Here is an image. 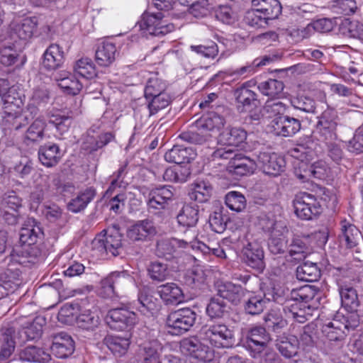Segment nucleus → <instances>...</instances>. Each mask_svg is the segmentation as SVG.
Masks as SVG:
<instances>
[{
	"mask_svg": "<svg viewBox=\"0 0 363 363\" xmlns=\"http://www.w3.org/2000/svg\"><path fill=\"white\" fill-rule=\"evenodd\" d=\"M259 91L269 99H284L286 93L284 91L283 82L275 79H269L261 82L257 86Z\"/></svg>",
	"mask_w": 363,
	"mask_h": 363,
	"instance_id": "72a5a7b5",
	"label": "nucleus"
},
{
	"mask_svg": "<svg viewBox=\"0 0 363 363\" xmlns=\"http://www.w3.org/2000/svg\"><path fill=\"white\" fill-rule=\"evenodd\" d=\"M247 138L246 131L241 128H227L222 131L218 137V144L226 146L228 149L230 147H238Z\"/></svg>",
	"mask_w": 363,
	"mask_h": 363,
	"instance_id": "4be33fe9",
	"label": "nucleus"
},
{
	"mask_svg": "<svg viewBox=\"0 0 363 363\" xmlns=\"http://www.w3.org/2000/svg\"><path fill=\"white\" fill-rule=\"evenodd\" d=\"M245 262L258 272L264 269V253L261 244L257 240L247 241L242 248Z\"/></svg>",
	"mask_w": 363,
	"mask_h": 363,
	"instance_id": "2eb2a0df",
	"label": "nucleus"
},
{
	"mask_svg": "<svg viewBox=\"0 0 363 363\" xmlns=\"http://www.w3.org/2000/svg\"><path fill=\"white\" fill-rule=\"evenodd\" d=\"M196 156V153L193 148L175 145L164 154V159L168 162L180 164L189 163Z\"/></svg>",
	"mask_w": 363,
	"mask_h": 363,
	"instance_id": "b1692460",
	"label": "nucleus"
},
{
	"mask_svg": "<svg viewBox=\"0 0 363 363\" xmlns=\"http://www.w3.org/2000/svg\"><path fill=\"white\" fill-rule=\"evenodd\" d=\"M272 127L277 135L291 137L301 129V121L288 116H281L273 120Z\"/></svg>",
	"mask_w": 363,
	"mask_h": 363,
	"instance_id": "6ab92c4d",
	"label": "nucleus"
},
{
	"mask_svg": "<svg viewBox=\"0 0 363 363\" xmlns=\"http://www.w3.org/2000/svg\"><path fill=\"white\" fill-rule=\"evenodd\" d=\"M272 61L273 59L267 55L257 57L252 62H247L245 65L233 70L230 75L246 77L255 73L258 67L264 66Z\"/></svg>",
	"mask_w": 363,
	"mask_h": 363,
	"instance_id": "a18cd8bd",
	"label": "nucleus"
},
{
	"mask_svg": "<svg viewBox=\"0 0 363 363\" xmlns=\"http://www.w3.org/2000/svg\"><path fill=\"white\" fill-rule=\"evenodd\" d=\"M328 166L325 162L320 160L311 164L308 168L303 170V173L297 174L298 179L303 182L311 178L323 179L327 176Z\"/></svg>",
	"mask_w": 363,
	"mask_h": 363,
	"instance_id": "8fccbe9b",
	"label": "nucleus"
},
{
	"mask_svg": "<svg viewBox=\"0 0 363 363\" xmlns=\"http://www.w3.org/2000/svg\"><path fill=\"white\" fill-rule=\"evenodd\" d=\"M77 323L79 328L93 331L100 324V318L95 311L85 310L77 317Z\"/></svg>",
	"mask_w": 363,
	"mask_h": 363,
	"instance_id": "6e6d98bb",
	"label": "nucleus"
},
{
	"mask_svg": "<svg viewBox=\"0 0 363 363\" xmlns=\"http://www.w3.org/2000/svg\"><path fill=\"white\" fill-rule=\"evenodd\" d=\"M162 12H145L139 22V26L145 35L163 36L174 30V26L164 19Z\"/></svg>",
	"mask_w": 363,
	"mask_h": 363,
	"instance_id": "6e6552de",
	"label": "nucleus"
},
{
	"mask_svg": "<svg viewBox=\"0 0 363 363\" xmlns=\"http://www.w3.org/2000/svg\"><path fill=\"white\" fill-rule=\"evenodd\" d=\"M252 6L269 21L277 18L281 13L278 0H252Z\"/></svg>",
	"mask_w": 363,
	"mask_h": 363,
	"instance_id": "7c9ffc66",
	"label": "nucleus"
},
{
	"mask_svg": "<svg viewBox=\"0 0 363 363\" xmlns=\"http://www.w3.org/2000/svg\"><path fill=\"white\" fill-rule=\"evenodd\" d=\"M74 342L67 333H60L53 338L50 350L57 358L64 359L70 356L74 351Z\"/></svg>",
	"mask_w": 363,
	"mask_h": 363,
	"instance_id": "aec40b11",
	"label": "nucleus"
},
{
	"mask_svg": "<svg viewBox=\"0 0 363 363\" xmlns=\"http://www.w3.org/2000/svg\"><path fill=\"white\" fill-rule=\"evenodd\" d=\"M173 197L171 186H164L152 189L148 195L147 205L148 211L154 214L161 213V211L165 210L168 206V201Z\"/></svg>",
	"mask_w": 363,
	"mask_h": 363,
	"instance_id": "4468645a",
	"label": "nucleus"
},
{
	"mask_svg": "<svg viewBox=\"0 0 363 363\" xmlns=\"http://www.w3.org/2000/svg\"><path fill=\"white\" fill-rule=\"evenodd\" d=\"M38 21L35 17L25 18L20 22L13 23L12 26V35L21 40H27L33 35L36 30Z\"/></svg>",
	"mask_w": 363,
	"mask_h": 363,
	"instance_id": "473e14b6",
	"label": "nucleus"
},
{
	"mask_svg": "<svg viewBox=\"0 0 363 363\" xmlns=\"http://www.w3.org/2000/svg\"><path fill=\"white\" fill-rule=\"evenodd\" d=\"M182 347L191 357L200 361L209 362L213 357V351L196 337L184 340Z\"/></svg>",
	"mask_w": 363,
	"mask_h": 363,
	"instance_id": "a211bd4d",
	"label": "nucleus"
},
{
	"mask_svg": "<svg viewBox=\"0 0 363 363\" xmlns=\"http://www.w3.org/2000/svg\"><path fill=\"white\" fill-rule=\"evenodd\" d=\"M58 86L68 94L76 95L82 88V83L69 72L61 71L55 76Z\"/></svg>",
	"mask_w": 363,
	"mask_h": 363,
	"instance_id": "cd10ccee",
	"label": "nucleus"
},
{
	"mask_svg": "<svg viewBox=\"0 0 363 363\" xmlns=\"http://www.w3.org/2000/svg\"><path fill=\"white\" fill-rule=\"evenodd\" d=\"M73 69L74 74L86 79H91L96 75L95 66L89 58H82L77 60Z\"/></svg>",
	"mask_w": 363,
	"mask_h": 363,
	"instance_id": "13d9d810",
	"label": "nucleus"
},
{
	"mask_svg": "<svg viewBox=\"0 0 363 363\" xmlns=\"http://www.w3.org/2000/svg\"><path fill=\"white\" fill-rule=\"evenodd\" d=\"M308 237H294L289 245V252L295 259L301 260L310 252Z\"/></svg>",
	"mask_w": 363,
	"mask_h": 363,
	"instance_id": "a19ab883",
	"label": "nucleus"
},
{
	"mask_svg": "<svg viewBox=\"0 0 363 363\" xmlns=\"http://www.w3.org/2000/svg\"><path fill=\"white\" fill-rule=\"evenodd\" d=\"M338 291L342 306L348 311H357L359 301L356 289L349 284H344L339 285Z\"/></svg>",
	"mask_w": 363,
	"mask_h": 363,
	"instance_id": "e433bc0d",
	"label": "nucleus"
},
{
	"mask_svg": "<svg viewBox=\"0 0 363 363\" xmlns=\"http://www.w3.org/2000/svg\"><path fill=\"white\" fill-rule=\"evenodd\" d=\"M257 165L264 174L276 177L284 171L285 160L277 153L260 152L257 155Z\"/></svg>",
	"mask_w": 363,
	"mask_h": 363,
	"instance_id": "dca6fc26",
	"label": "nucleus"
},
{
	"mask_svg": "<svg viewBox=\"0 0 363 363\" xmlns=\"http://www.w3.org/2000/svg\"><path fill=\"white\" fill-rule=\"evenodd\" d=\"M43 237L40 225L33 218H28L20 233L22 245L14 249L9 257V262H15L25 267L39 262L42 251L37 245Z\"/></svg>",
	"mask_w": 363,
	"mask_h": 363,
	"instance_id": "f03ea898",
	"label": "nucleus"
},
{
	"mask_svg": "<svg viewBox=\"0 0 363 363\" xmlns=\"http://www.w3.org/2000/svg\"><path fill=\"white\" fill-rule=\"evenodd\" d=\"M64 62V52L57 44L50 45L43 55V66L48 70L60 67Z\"/></svg>",
	"mask_w": 363,
	"mask_h": 363,
	"instance_id": "2f4dec72",
	"label": "nucleus"
},
{
	"mask_svg": "<svg viewBox=\"0 0 363 363\" xmlns=\"http://www.w3.org/2000/svg\"><path fill=\"white\" fill-rule=\"evenodd\" d=\"M237 102L243 108H250L257 101V94L248 89L245 84L235 91Z\"/></svg>",
	"mask_w": 363,
	"mask_h": 363,
	"instance_id": "bf43d9fd",
	"label": "nucleus"
},
{
	"mask_svg": "<svg viewBox=\"0 0 363 363\" xmlns=\"http://www.w3.org/2000/svg\"><path fill=\"white\" fill-rule=\"evenodd\" d=\"M272 294L253 295L245 303L244 309L246 313L255 315L263 312L267 303L272 301Z\"/></svg>",
	"mask_w": 363,
	"mask_h": 363,
	"instance_id": "ea45409f",
	"label": "nucleus"
},
{
	"mask_svg": "<svg viewBox=\"0 0 363 363\" xmlns=\"http://www.w3.org/2000/svg\"><path fill=\"white\" fill-rule=\"evenodd\" d=\"M116 52L114 43L103 42L96 51V61L100 66L108 67L114 62Z\"/></svg>",
	"mask_w": 363,
	"mask_h": 363,
	"instance_id": "58836bf2",
	"label": "nucleus"
},
{
	"mask_svg": "<svg viewBox=\"0 0 363 363\" xmlns=\"http://www.w3.org/2000/svg\"><path fill=\"white\" fill-rule=\"evenodd\" d=\"M45 322L43 318L37 317L22 329H19L13 323L3 325L0 334V360H6L12 354L17 342L22 344L40 337Z\"/></svg>",
	"mask_w": 363,
	"mask_h": 363,
	"instance_id": "7ed1b4c3",
	"label": "nucleus"
},
{
	"mask_svg": "<svg viewBox=\"0 0 363 363\" xmlns=\"http://www.w3.org/2000/svg\"><path fill=\"white\" fill-rule=\"evenodd\" d=\"M156 233L153 223L146 219L132 225L127 231V237L132 241H145Z\"/></svg>",
	"mask_w": 363,
	"mask_h": 363,
	"instance_id": "412c9836",
	"label": "nucleus"
},
{
	"mask_svg": "<svg viewBox=\"0 0 363 363\" xmlns=\"http://www.w3.org/2000/svg\"><path fill=\"white\" fill-rule=\"evenodd\" d=\"M340 33L345 37L363 41V23L349 18L342 20L339 26Z\"/></svg>",
	"mask_w": 363,
	"mask_h": 363,
	"instance_id": "37998d69",
	"label": "nucleus"
},
{
	"mask_svg": "<svg viewBox=\"0 0 363 363\" xmlns=\"http://www.w3.org/2000/svg\"><path fill=\"white\" fill-rule=\"evenodd\" d=\"M226 206L232 211L241 212L247 205V201L243 194L238 191H230L225 197Z\"/></svg>",
	"mask_w": 363,
	"mask_h": 363,
	"instance_id": "052dcab7",
	"label": "nucleus"
},
{
	"mask_svg": "<svg viewBox=\"0 0 363 363\" xmlns=\"http://www.w3.org/2000/svg\"><path fill=\"white\" fill-rule=\"evenodd\" d=\"M46 122L41 117L33 121L24 131L22 136L23 143L26 145L37 144L42 141L45 137Z\"/></svg>",
	"mask_w": 363,
	"mask_h": 363,
	"instance_id": "5701e85b",
	"label": "nucleus"
},
{
	"mask_svg": "<svg viewBox=\"0 0 363 363\" xmlns=\"http://www.w3.org/2000/svg\"><path fill=\"white\" fill-rule=\"evenodd\" d=\"M147 272L152 280L159 282L164 281L169 275L167 265L159 262H152L147 268Z\"/></svg>",
	"mask_w": 363,
	"mask_h": 363,
	"instance_id": "e2e57ef3",
	"label": "nucleus"
},
{
	"mask_svg": "<svg viewBox=\"0 0 363 363\" xmlns=\"http://www.w3.org/2000/svg\"><path fill=\"white\" fill-rule=\"evenodd\" d=\"M38 158L42 164L47 167L57 165L61 159L59 146L54 143L41 146L38 150Z\"/></svg>",
	"mask_w": 363,
	"mask_h": 363,
	"instance_id": "c756f323",
	"label": "nucleus"
},
{
	"mask_svg": "<svg viewBox=\"0 0 363 363\" xmlns=\"http://www.w3.org/2000/svg\"><path fill=\"white\" fill-rule=\"evenodd\" d=\"M196 312L190 308H179L171 312L166 320L168 333L179 335L187 332L195 323Z\"/></svg>",
	"mask_w": 363,
	"mask_h": 363,
	"instance_id": "1a4fd4ad",
	"label": "nucleus"
},
{
	"mask_svg": "<svg viewBox=\"0 0 363 363\" xmlns=\"http://www.w3.org/2000/svg\"><path fill=\"white\" fill-rule=\"evenodd\" d=\"M211 156L213 160H230L228 170L240 177L252 173L257 166L255 162L250 158L242 154H234L232 148H217L213 152Z\"/></svg>",
	"mask_w": 363,
	"mask_h": 363,
	"instance_id": "39448f33",
	"label": "nucleus"
},
{
	"mask_svg": "<svg viewBox=\"0 0 363 363\" xmlns=\"http://www.w3.org/2000/svg\"><path fill=\"white\" fill-rule=\"evenodd\" d=\"M199 212L197 205H184L177 215L178 224L183 228H196L199 221Z\"/></svg>",
	"mask_w": 363,
	"mask_h": 363,
	"instance_id": "f704fd0d",
	"label": "nucleus"
},
{
	"mask_svg": "<svg viewBox=\"0 0 363 363\" xmlns=\"http://www.w3.org/2000/svg\"><path fill=\"white\" fill-rule=\"evenodd\" d=\"M184 231V238L178 239L177 241L181 247V251L189 252L191 250H197L198 243H201L197 240L198 230L196 228H186Z\"/></svg>",
	"mask_w": 363,
	"mask_h": 363,
	"instance_id": "4d7b16f0",
	"label": "nucleus"
},
{
	"mask_svg": "<svg viewBox=\"0 0 363 363\" xmlns=\"http://www.w3.org/2000/svg\"><path fill=\"white\" fill-rule=\"evenodd\" d=\"M296 277L303 281H315L320 277V270L315 263L306 262L297 267Z\"/></svg>",
	"mask_w": 363,
	"mask_h": 363,
	"instance_id": "3c124183",
	"label": "nucleus"
},
{
	"mask_svg": "<svg viewBox=\"0 0 363 363\" xmlns=\"http://www.w3.org/2000/svg\"><path fill=\"white\" fill-rule=\"evenodd\" d=\"M104 343L117 356L125 354L130 345V340L128 337L108 335L104 339Z\"/></svg>",
	"mask_w": 363,
	"mask_h": 363,
	"instance_id": "09e8293b",
	"label": "nucleus"
},
{
	"mask_svg": "<svg viewBox=\"0 0 363 363\" xmlns=\"http://www.w3.org/2000/svg\"><path fill=\"white\" fill-rule=\"evenodd\" d=\"M34 116L30 114L28 108L22 113L5 112V116L3 117V125L11 130H20L27 128Z\"/></svg>",
	"mask_w": 363,
	"mask_h": 363,
	"instance_id": "393cba45",
	"label": "nucleus"
},
{
	"mask_svg": "<svg viewBox=\"0 0 363 363\" xmlns=\"http://www.w3.org/2000/svg\"><path fill=\"white\" fill-rule=\"evenodd\" d=\"M180 250L177 238L162 239L157 241L155 253L159 257L170 260L177 257Z\"/></svg>",
	"mask_w": 363,
	"mask_h": 363,
	"instance_id": "c9c22d12",
	"label": "nucleus"
},
{
	"mask_svg": "<svg viewBox=\"0 0 363 363\" xmlns=\"http://www.w3.org/2000/svg\"><path fill=\"white\" fill-rule=\"evenodd\" d=\"M93 250L101 254L111 253L116 257L122 250V236L116 229H108L92 241Z\"/></svg>",
	"mask_w": 363,
	"mask_h": 363,
	"instance_id": "9d476101",
	"label": "nucleus"
},
{
	"mask_svg": "<svg viewBox=\"0 0 363 363\" xmlns=\"http://www.w3.org/2000/svg\"><path fill=\"white\" fill-rule=\"evenodd\" d=\"M225 123V118L218 113L211 111L203 115L195 122L196 130H188L179 135V138L185 142L201 145L211 138L210 132L219 130Z\"/></svg>",
	"mask_w": 363,
	"mask_h": 363,
	"instance_id": "20e7f679",
	"label": "nucleus"
},
{
	"mask_svg": "<svg viewBox=\"0 0 363 363\" xmlns=\"http://www.w3.org/2000/svg\"><path fill=\"white\" fill-rule=\"evenodd\" d=\"M20 55L13 46H4L0 48V63L4 67L15 65L19 60Z\"/></svg>",
	"mask_w": 363,
	"mask_h": 363,
	"instance_id": "338daca9",
	"label": "nucleus"
},
{
	"mask_svg": "<svg viewBox=\"0 0 363 363\" xmlns=\"http://www.w3.org/2000/svg\"><path fill=\"white\" fill-rule=\"evenodd\" d=\"M215 17L227 25H232L238 20L237 13L228 5L219 6L215 11Z\"/></svg>",
	"mask_w": 363,
	"mask_h": 363,
	"instance_id": "69168bd1",
	"label": "nucleus"
},
{
	"mask_svg": "<svg viewBox=\"0 0 363 363\" xmlns=\"http://www.w3.org/2000/svg\"><path fill=\"white\" fill-rule=\"evenodd\" d=\"M294 207L296 215L303 220H311L320 213V206L316 199L306 192L296 196Z\"/></svg>",
	"mask_w": 363,
	"mask_h": 363,
	"instance_id": "f8f14e48",
	"label": "nucleus"
},
{
	"mask_svg": "<svg viewBox=\"0 0 363 363\" xmlns=\"http://www.w3.org/2000/svg\"><path fill=\"white\" fill-rule=\"evenodd\" d=\"M338 318L336 317L323 326L322 332L329 341H342L346 336L343 324Z\"/></svg>",
	"mask_w": 363,
	"mask_h": 363,
	"instance_id": "79ce46f5",
	"label": "nucleus"
},
{
	"mask_svg": "<svg viewBox=\"0 0 363 363\" xmlns=\"http://www.w3.org/2000/svg\"><path fill=\"white\" fill-rule=\"evenodd\" d=\"M298 340L294 335H281L276 340L275 346L280 354L291 359L298 354Z\"/></svg>",
	"mask_w": 363,
	"mask_h": 363,
	"instance_id": "c85d7f7f",
	"label": "nucleus"
},
{
	"mask_svg": "<svg viewBox=\"0 0 363 363\" xmlns=\"http://www.w3.org/2000/svg\"><path fill=\"white\" fill-rule=\"evenodd\" d=\"M158 349L159 345L156 341L144 343L139 349L140 360L143 363H161Z\"/></svg>",
	"mask_w": 363,
	"mask_h": 363,
	"instance_id": "de8ad7c7",
	"label": "nucleus"
},
{
	"mask_svg": "<svg viewBox=\"0 0 363 363\" xmlns=\"http://www.w3.org/2000/svg\"><path fill=\"white\" fill-rule=\"evenodd\" d=\"M146 100L147 101L150 115H154L169 106L171 102V97L167 93H162V94L155 96H150Z\"/></svg>",
	"mask_w": 363,
	"mask_h": 363,
	"instance_id": "680f3d73",
	"label": "nucleus"
},
{
	"mask_svg": "<svg viewBox=\"0 0 363 363\" xmlns=\"http://www.w3.org/2000/svg\"><path fill=\"white\" fill-rule=\"evenodd\" d=\"M49 99L50 94L48 89L45 88L35 89L28 104V111H30L31 115L36 116L38 112V107L47 104Z\"/></svg>",
	"mask_w": 363,
	"mask_h": 363,
	"instance_id": "864d4df0",
	"label": "nucleus"
},
{
	"mask_svg": "<svg viewBox=\"0 0 363 363\" xmlns=\"http://www.w3.org/2000/svg\"><path fill=\"white\" fill-rule=\"evenodd\" d=\"M226 312L227 305L219 296L212 298L206 307V313L211 318H221Z\"/></svg>",
	"mask_w": 363,
	"mask_h": 363,
	"instance_id": "0e129e2a",
	"label": "nucleus"
},
{
	"mask_svg": "<svg viewBox=\"0 0 363 363\" xmlns=\"http://www.w3.org/2000/svg\"><path fill=\"white\" fill-rule=\"evenodd\" d=\"M347 150L354 155L363 152V127L358 128L353 137L347 143Z\"/></svg>",
	"mask_w": 363,
	"mask_h": 363,
	"instance_id": "774afa93",
	"label": "nucleus"
},
{
	"mask_svg": "<svg viewBox=\"0 0 363 363\" xmlns=\"http://www.w3.org/2000/svg\"><path fill=\"white\" fill-rule=\"evenodd\" d=\"M132 278L124 272H115L101 281L100 294L104 297H111L116 289L131 283Z\"/></svg>",
	"mask_w": 363,
	"mask_h": 363,
	"instance_id": "f3484780",
	"label": "nucleus"
},
{
	"mask_svg": "<svg viewBox=\"0 0 363 363\" xmlns=\"http://www.w3.org/2000/svg\"><path fill=\"white\" fill-rule=\"evenodd\" d=\"M313 137L320 142H334L337 138V115L335 109L328 108L318 118Z\"/></svg>",
	"mask_w": 363,
	"mask_h": 363,
	"instance_id": "0eeeda50",
	"label": "nucleus"
},
{
	"mask_svg": "<svg viewBox=\"0 0 363 363\" xmlns=\"http://www.w3.org/2000/svg\"><path fill=\"white\" fill-rule=\"evenodd\" d=\"M137 310L143 315L149 316L159 309L157 299L145 291H140L138 294Z\"/></svg>",
	"mask_w": 363,
	"mask_h": 363,
	"instance_id": "49530a36",
	"label": "nucleus"
},
{
	"mask_svg": "<svg viewBox=\"0 0 363 363\" xmlns=\"http://www.w3.org/2000/svg\"><path fill=\"white\" fill-rule=\"evenodd\" d=\"M212 189V186L208 182L197 181L194 183L189 196L192 200L199 203H204L210 199Z\"/></svg>",
	"mask_w": 363,
	"mask_h": 363,
	"instance_id": "5fc2aeb1",
	"label": "nucleus"
},
{
	"mask_svg": "<svg viewBox=\"0 0 363 363\" xmlns=\"http://www.w3.org/2000/svg\"><path fill=\"white\" fill-rule=\"evenodd\" d=\"M106 321L111 328L123 330L131 328L138 321L137 314L126 307L111 309L107 314Z\"/></svg>",
	"mask_w": 363,
	"mask_h": 363,
	"instance_id": "ddd939ff",
	"label": "nucleus"
},
{
	"mask_svg": "<svg viewBox=\"0 0 363 363\" xmlns=\"http://www.w3.org/2000/svg\"><path fill=\"white\" fill-rule=\"evenodd\" d=\"M217 295L223 299L238 304L245 294V290L240 286L232 282H224L217 286Z\"/></svg>",
	"mask_w": 363,
	"mask_h": 363,
	"instance_id": "a878e982",
	"label": "nucleus"
},
{
	"mask_svg": "<svg viewBox=\"0 0 363 363\" xmlns=\"http://www.w3.org/2000/svg\"><path fill=\"white\" fill-rule=\"evenodd\" d=\"M95 195L96 191L94 188L86 189L68 203V209L73 213L81 211L93 200Z\"/></svg>",
	"mask_w": 363,
	"mask_h": 363,
	"instance_id": "c03bdc74",
	"label": "nucleus"
},
{
	"mask_svg": "<svg viewBox=\"0 0 363 363\" xmlns=\"http://www.w3.org/2000/svg\"><path fill=\"white\" fill-rule=\"evenodd\" d=\"M20 358L21 360L26 362L45 363L50 361V356L42 348L35 346H28L21 352Z\"/></svg>",
	"mask_w": 363,
	"mask_h": 363,
	"instance_id": "603ef678",
	"label": "nucleus"
},
{
	"mask_svg": "<svg viewBox=\"0 0 363 363\" xmlns=\"http://www.w3.org/2000/svg\"><path fill=\"white\" fill-rule=\"evenodd\" d=\"M322 299V294L314 286L306 285L293 289L286 297L273 293L272 301L283 306V311L289 318L304 323L312 311L317 309Z\"/></svg>",
	"mask_w": 363,
	"mask_h": 363,
	"instance_id": "f257e3e1",
	"label": "nucleus"
},
{
	"mask_svg": "<svg viewBox=\"0 0 363 363\" xmlns=\"http://www.w3.org/2000/svg\"><path fill=\"white\" fill-rule=\"evenodd\" d=\"M199 336L218 348H230L235 344L233 331L225 324L206 325L202 327Z\"/></svg>",
	"mask_w": 363,
	"mask_h": 363,
	"instance_id": "423d86ee",
	"label": "nucleus"
},
{
	"mask_svg": "<svg viewBox=\"0 0 363 363\" xmlns=\"http://www.w3.org/2000/svg\"><path fill=\"white\" fill-rule=\"evenodd\" d=\"M158 293L160 298L167 304H175L181 303L184 300L182 290L174 283H167L160 286Z\"/></svg>",
	"mask_w": 363,
	"mask_h": 363,
	"instance_id": "4c0bfd02",
	"label": "nucleus"
},
{
	"mask_svg": "<svg viewBox=\"0 0 363 363\" xmlns=\"http://www.w3.org/2000/svg\"><path fill=\"white\" fill-rule=\"evenodd\" d=\"M271 341L270 335L266 329L261 326H256L250 330L243 342V347L249 352L251 357H258L261 351L268 346Z\"/></svg>",
	"mask_w": 363,
	"mask_h": 363,
	"instance_id": "9b49d317",
	"label": "nucleus"
},
{
	"mask_svg": "<svg viewBox=\"0 0 363 363\" xmlns=\"http://www.w3.org/2000/svg\"><path fill=\"white\" fill-rule=\"evenodd\" d=\"M361 238V233L354 225L347 220L341 221L339 235L340 242H345L347 247L352 248L358 244Z\"/></svg>",
	"mask_w": 363,
	"mask_h": 363,
	"instance_id": "bb28decb",
	"label": "nucleus"
}]
</instances>
